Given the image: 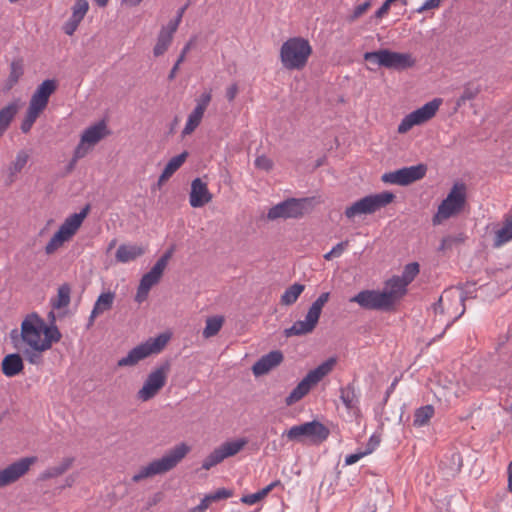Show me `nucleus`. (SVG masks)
Wrapping results in <instances>:
<instances>
[{
	"label": "nucleus",
	"instance_id": "30",
	"mask_svg": "<svg viewBox=\"0 0 512 512\" xmlns=\"http://www.w3.org/2000/svg\"><path fill=\"white\" fill-rule=\"evenodd\" d=\"M173 35L174 33L166 29L165 27L161 28L157 37L156 45L154 46L153 49L154 56L159 57L167 51L170 44L172 43Z\"/></svg>",
	"mask_w": 512,
	"mask_h": 512
},
{
	"label": "nucleus",
	"instance_id": "28",
	"mask_svg": "<svg viewBox=\"0 0 512 512\" xmlns=\"http://www.w3.org/2000/svg\"><path fill=\"white\" fill-rule=\"evenodd\" d=\"M144 254V249L138 245L122 244L118 247L115 257L118 262L127 263Z\"/></svg>",
	"mask_w": 512,
	"mask_h": 512
},
{
	"label": "nucleus",
	"instance_id": "4",
	"mask_svg": "<svg viewBox=\"0 0 512 512\" xmlns=\"http://www.w3.org/2000/svg\"><path fill=\"white\" fill-rule=\"evenodd\" d=\"M311 54L309 41L302 37L289 38L280 48V60L287 70H302Z\"/></svg>",
	"mask_w": 512,
	"mask_h": 512
},
{
	"label": "nucleus",
	"instance_id": "29",
	"mask_svg": "<svg viewBox=\"0 0 512 512\" xmlns=\"http://www.w3.org/2000/svg\"><path fill=\"white\" fill-rule=\"evenodd\" d=\"M24 74V61L22 58L14 59L10 64L9 76L5 82V89H12Z\"/></svg>",
	"mask_w": 512,
	"mask_h": 512
},
{
	"label": "nucleus",
	"instance_id": "36",
	"mask_svg": "<svg viewBox=\"0 0 512 512\" xmlns=\"http://www.w3.org/2000/svg\"><path fill=\"white\" fill-rule=\"evenodd\" d=\"M248 443L247 439L240 438L235 441H227L219 446L224 458L231 457L239 453Z\"/></svg>",
	"mask_w": 512,
	"mask_h": 512
},
{
	"label": "nucleus",
	"instance_id": "10",
	"mask_svg": "<svg viewBox=\"0 0 512 512\" xmlns=\"http://www.w3.org/2000/svg\"><path fill=\"white\" fill-rule=\"evenodd\" d=\"M466 204V187L464 184H454L447 197L438 206L433 216V225H439L444 220L459 214Z\"/></svg>",
	"mask_w": 512,
	"mask_h": 512
},
{
	"label": "nucleus",
	"instance_id": "50",
	"mask_svg": "<svg viewBox=\"0 0 512 512\" xmlns=\"http://www.w3.org/2000/svg\"><path fill=\"white\" fill-rule=\"evenodd\" d=\"M44 351L45 350H35L33 348L28 347L23 350V354L31 364L39 365L42 363L41 353Z\"/></svg>",
	"mask_w": 512,
	"mask_h": 512
},
{
	"label": "nucleus",
	"instance_id": "19",
	"mask_svg": "<svg viewBox=\"0 0 512 512\" xmlns=\"http://www.w3.org/2000/svg\"><path fill=\"white\" fill-rule=\"evenodd\" d=\"M212 200V194L208 190L207 183L201 178H195L191 183L189 203L193 208H200Z\"/></svg>",
	"mask_w": 512,
	"mask_h": 512
},
{
	"label": "nucleus",
	"instance_id": "51",
	"mask_svg": "<svg viewBox=\"0 0 512 512\" xmlns=\"http://www.w3.org/2000/svg\"><path fill=\"white\" fill-rule=\"evenodd\" d=\"M92 147L93 146H88V143L83 142V139L81 138L79 144L74 150L73 163H76L79 159L85 157Z\"/></svg>",
	"mask_w": 512,
	"mask_h": 512
},
{
	"label": "nucleus",
	"instance_id": "40",
	"mask_svg": "<svg viewBox=\"0 0 512 512\" xmlns=\"http://www.w3.org/2000/svg\"><path fill=\"white\" fill-rule=\"evenodd\" d=\"M204 112L200 111V109L194 108V110L189 114L187 123L182 131V135H190L194 130L199 126L201 120L203 118Z\"/></svg>",
	"mask_w": 512,
	"mask_h": 512
},
{
	"label": "nucleus",
	"instance_id": "31",
	"mask_svg": "<svg viewBox=\"0 0 512 512\" xmlns=\"http://www.w3.org/2000/svg\"><path fill=\"white\" fill-rule=\"evenodd\" d=\"M19 109L17 102H12L0 110V130L5 133Z\"/></svg>",
	"mask_w": 512,
	"mask_h": 512
},
{
	"label": "nucleus",
	"instance_id": "12",
	"mask_svg": "<svg viewBox=\"0 0 512 512\" xmlns=\"http://www.w3.org/2000/svg\"><path fill=\"white\" fill-rule=\"evenodd\" d=\"M395 198L392 192L384 191L382 193L368 195L354 202L345 209V216L349 219L357 215L373 214L381 208L390 204Z\"/></svg>",
	"mask_w": 512,
	"mask_h": 512
},
{
	"label": "nucleus",
	"instance_id": "39",
	"mask_svg": "<svg viewBox=\"0 0 512 512\" xmlns=\"http://www.w3.org/2000/svg\"><path fill=\"white\" fill-rule=\"evenodd\" d=\"M512 239V220H507L503 227L496 231L493 246L498 248Z\"/></svg>",
	"mask_w": 512,
	"mask_h": 512
},
{
	"label": "nucleus",
	"instance_id": "23",
	"mask_svg": "<svg viewBox=\"0 0 512 512\" xmlns=\"http://www.w3.org/2000/svg\"><path fill=\"white\" fill-rule=\"evenodd\" d=\"M317 324L318 321L306 314L305 320L296 321L290 328L284 330V335L286 337L307 335L314 331Z\"/></svg>",
	"mask_w": 512,
	"mask_h": 512
},
{
	"label": "nucleus",
	"instance_id": "7",
	"mask_svg": "<svg viewBox=\"0 0 512 512\" xmlns=\"http://www.w3.org/2000/svg\"><path fill=\"white\" fill-rule=\"evenodd\" d=\"M170 340V334L161 333L156 337H151L145 342L132 348L125 357L117 362V367H133L141 360L147 357L159 354L164 350Z\"/></svg>",
	"mask_w": 512,
	"mask_h": 512
},
{
	"label": "nucleus",
	"instance_id": "44",
	"mask_svg": "<svg viewBox=\"0 0 512 512\" xmlns=\"http://www.w3.org/2000/svg\"><path fill=\"white\" fill-rule=\"evenodd\" d=\"M68 239L58 230L50 239L45 247L46 254H53L60 248Z\"/></svg>",
	"mask_w": 512,
	"mask_h": 512
},
{
	"label": "nucleus",
	"instance_id": "42",
	"mask_svg": "<svg viewBox=\"0 0 512 512\" xmlns=\"http://www.w3.org/2000/svg\"><path fill=\"white\" fill-rule=\"evenodd\" d=\"M28 154L25 151H20L17 153L15 160L9 166V176L10 182H13V177L17 173H19L24 166L27 164Z\"/></svg>",
	"mask_w": 512,
	"mask_h": 512
},
{
	"label": "nucleus",
	"instance_id": "1",
	"mask_svg": "<svg viewBox=\"0 0 512 512\" xmlns=\"http://www.w3.org/2000/svg\"><path fill=\"white\" fill-rule=\"evenodd\" d=\"M45 332V321L37 314L28 315L21 323V331H11V339L14 346L20 349L19 342L22 341L28 347L35 350H48V341L43 340Z\"/></svg>",
	"mask_w": 512,
	"mask_h": 512
},
{
	"label": "nucleus",
	"instance_id": "24",
	"mask_svg": "<svg viewBox=\"0 0 512 512\" xmlns=\"http://www.w3.org/2000/svg\"><path fill=\"white\" fill-rule=\"evenodd\" d=\"M108 134L109 131L107 130L106 123L104 121H100L85 129L81 138L83 139V142L88 143V146H94Z\"/></svg>",
	"mask_w": 512,
	"mask_h": 512
},
{
	"label": "nucleus",
	"instance_id": "60",
	"mask_svg": "<svg viewBox=\"0 0 512 512\" xmlns=\"http://www.w3.org/2000/svg\"><path fill=\"white\" fill-rule=\"evenodd\" d=\"M442 0H426L421 7L417 9L418 13L438 8Z\"/></svg>",
	"mask_w": 512,
	"mask_h": 512
},
{
	"label": "nucleus",
	"instance_id": "35",
	"mask_svg": "<svg viewBox=\"0 0 512 512\" xmlns=\"http://www.w3.org/2000/svg\"><path fill=\"white\" fill-rule=\"evenodd\" d=\"M71 288L68 284H63L58 288L57 296L51 299V305L54 309H62L70 303Z\"/></svg>",
	"mask_w": 512,
	"mask_h": 512
},
{
	"label": "nucleus",
	"instance_id": "33",
	"mask_svg": "<svg viewBox=\"0 0 512 512\" xmlns=\"http://www.w3.org/2000/svg\"><path fill=\"white\" fill-rule=\"evenodd\" d=\"M480 85L473 82H468L463 86L462 94L456 100V108H460L467 101L473 100L480 93Z\"/></svg>",
	"mask_w": 512,
	"mask_h": 512
},
{
	"label": "nucleus",
	"instance_id": "9",
	"mask_svg": "<svg viewBox=\"0 0 512 512\" xmlns=\"http://www.w3.org/2000/svg\"><path fill=\"white\" fill-rule=\"evenodd\" d=\"M313 209L312 198H288L273 207L267 213V219H299Z\"/></svg>",
	"mask_w": 512,
	"mask_h": 512
},
{
	"label": "nucleus",
	"instance_id": "25",
	"mask_svg": "<svg viewBox=\"0 0 512 512\" xmlns=\"http://www.w3.org/2000/svg\"><path fill=\"white\" fill-rule=\"evenodd\" d=\"M115 294L113 292H106L99 295L97 298L93 310L91 312V315L89 317L88 321V328L91 327L94 323V320L99 315L103 314L104 312L110 310L112 308L113 302H114Z\"/></svg>",
	"mask_w": 512,
	"mask_h": 512
},
{
	"label": "nucleus",
	"instance_id": "46",
	"mask_svg": "<svg viewBox=\"0 0 512 512\" xmlns=\"http://www.w3.org/2000/svg\"><path fill=\"white\" fill-rule=\"evenodd\" d=\"M418 273H419V264L417 262H412V263L407 264L404 267L402 276H400V278L403 279V281L407 285H409L415 279V277L418 275Z\"/></svg>",
	"mask_w": 512,
	"mask_h": 512
},
{
	"label": "nucleus",
	"instance_id": "11",
	"mask_svg": "<svg viewBox=\"0 0 512 512\" xmlns=\"http://www.w3.org/2000/svg\"><path fill=\"white\" fill-rule=\"evenodd\" d=\"M330 434L329 429L319 421L313 420L300 425H295L283 433L290 441L303 442L309 440L311 443L319 444L325 441Z\"/></svg>",
	"mask_w": 512,
	"mask_h": 512
},
{
	"label": "nucleus",
	"instance_id": "21",
	"mask_svg": "<svg viewBox=\"0 0 512 512\" xmlns=\"http://www.w3.org/2000/svg\"><path fill=\"white\" fill-rule=\"evenodd\" d=\"M407 284L400 276H393L385 282L383 293L388 295L389 304L394 309L395 304L406 294Z\"/></svg>",
	"mask_w": 512,
	"mask_h": 512
},
{
	"label": "nucleus",
	"instance_id": "27",
	"mask_svg": "<svg viewBox=\"0 0 512 512\" xmlns=\"http://www.w3.org/2000/svg\"><path fill=\"white\" fill-rule=\"evenodd\" d=\"M2 372L7 377H14L24 368L23 360L17 353H12L4 357L2 360Z\"/></svg>",
	"mask_w": 512,
	"mask_h": 512
},
{
	"label": "nucleus",
	"instance_id": "59",
	"mask_svg": "<svg viewBox=\"0 0 512 512\" xmlns=\"http://www.w3.org/2000/svg\"><path fill=\"white\" fill-rule=\"evenodd\" d=\"M380 443V437L372 435L366 445V449L363 451L365 455L372 453Z\"/></svg>",
	"mask_w": 512,
	"mask_h": 512
},
{
	"label": "nucleus",
	"instance_id": "45",
	"mask_svg": "<svg viewBox=\"0 0 512 512\" xmlns=\"http://www.w3.org/2000/svg\"><path fill=\"white\" fill-rule=\"evenodd\" d=\"M224 456L221 450L218 448L214 449L202 462V468L209 470L224 460Z\"/></svg>",
	"mask_w": 512,
	"mask_h": 512
},
{
	"label": "nucleus",
	"instance_id": "62",
	"mask_svg": "<svg viewBox=\"0 0 512 512\" xmlns=\"http://www.w3.org/2000/svg\"><path fill=\"white\" fill-rule=\"evenodd\" d=\"M239 92V87L237 85V83H233L231 84L229 87H227L226 89V99L229 101V102H233L237 96Z\"/></svg>",
	"mask_w": 512,
	"mask_h": 512
},
{
	"label": "nucleus",
	"instance_id": "63",
	"mask_svg": "<svg viewBox=\"0 0 512 512\" xmlns=\"http://www.w3.org/2000/svg\"><path fill=\"white\" fill-rule=\"evenodd\" d=\"M261 501V499L259 498L258 494L257 493H253V494H249V495H244L242 498H241V502L244 503V504H247V505H253L257 502Z\"/></svg>",
	"mask_w": 512,
	"mask_h": 512
},
{
	"label": "nucleus",
	"instance_id": "53",
	"mask_svg": "<svg viewBox=\"0 0 512 512\" xmlns=\"http://www.w3.org/2000/svg\"><path fill=\"white\" fill-rule=\"evenodd\" d=\"M212 95L211 92H204L200 95V97L196 100V109H200V111L205 112L207 109L210 101H211Z\"/></svg>",
	"mask_w": 512,
	"mask_h": 512
},
{
	"label": "nucleus",
	"instance_id": "56",
	"mask_svg": "<svg viewBox=\"0 0 512 512\" xmlns=\"http://www.w3.org/2000/svg\"><path fill=\"white\" fill-rule=\"evenodd\" d=\"M461 239L454 236H446L442 239L441 244L438 248L439 251L445 252L446 250H449L452 248L454 243L460 242Z\"/></svg>",
	"mask_w": 512,
	"mask_h": 512
},
{
	"label": "nucleus",
	"instance_id": "6",
	"mask_svg": "<svg viewBox=\"0 0 512 512\" xmlns=\"http://www.w3.org/2000/svg\"><path fill=\"white\" fill-rule=\"evenodd\" d=\"M466 299L467 296L461 288L446 289L438 302L433 305L434 312L441 315L446 314L448 316L446 327H449L464 314Z\"/></svg>",
	"mask_w": 512,
	"mask_h": 512
},
{
	"label": "nucleus",
	"instance_id": "58",
	"mask_svg": "<svg viewBox=\"0 0 512 512\" xmlns=\"http://www.w3.org/2000/svg\"><path fill=\"white\" fill-rule=\"evenodd\" d=\"M196 42V36H193L190 38V40L186 43V45L183 47L181 54L178 57V63H183L186 58V54L191 50V48L194 46Z\"/></svg>",
	"mask_w": 512,
	"mask_h": 512
},
{
	"label": "nucleus",
	"instance_id": "41",
	"mask_svg": "<svg viewBox=\"0 0 512 512\" xmlns=\"http://www.w3.org/2000/svg\"><path fill=\"white\" fill-rule=\"evenodd\" d=\"M330 299V293L324 292L320 294V296L312 303L310 306L307 314H309L311 317H313L316 321H319L321 312L325 304Z\"/></svg>",
	"mask_w": 512,
	"mask_h": 512
},
{
	"label": "nucleus",
	"instance_id": "17",
	"mask_svg": "<svg viewBox=\"0 0 512 512\" xmlns=\"http://www.w3.org/2000/svg\"><path fill=\"white\" fill-rule=\"evenodd\" d=\"M36 460L37 458L34 456L21 458L5 469L0 470V488L8 486L20 479L29 471L31 465L34 464Z\"/></svg>",
	"mask_w": 512,
	"mask_h": 512
},
{
	"label": "nucleus",
	"instance_id": "2",
	"mask_svg": "<svg viewBox=\"0 0 512 512\" xmlns=\"http://www.w3.org/2000/svg\"><path fill=\"white\" fill-rule=\"evenodd\" d=\"M190 448L185 443H181L170 449L163 457L150 462L132 477L133 482H139L143 479L161 475L169 472L188 454Z\"/></svg>",
	"mask_w": 512,
	"mask_h": 512
},
{
	"label": "nucleus",
	"instance_id": "5",
	"mask_svg": "<svg viewBox=\"0 0 512 512\" xmlns=\"http://www.w3.org/2000/svg\"><path fill=\"white\" fill-rule=\"evenodd\" d=\"M363 58L367 62L396 71H404L413 68L417 62L416 58L411 53H401L389 49L366 52Z\"/></svg>",
	"mask_w": 512,
	"mask_h": 512
},
{
	"label": "nucleus",
	"instance_id": "48",
	"mask_svg": "<svg viewBox=\"0 0 512 512\" xmlns=\"http://www.w3.org/2000/svg\"><path fill=\"white\" fill-rule=\"evenodd\" d=\"M43 340L48 341V349L51 348L53 343L60 341L61 333L59 332L57 327H48L45 324V332H43Z\"/></svg>",
	"mask_w": 512,
	"mask_h": 512
},
{
	"label": "nucleus",
	"instance_id": "37",
	"mask_svg": "<svg viewBox=\"0 0 512 512\" xmlns=\"http://www.w3.org/2000/svg\"><path fill=\"white\" fill-rule=\"evenodd\" d=\"M224 323V318L222 316H214L206 319V326L203 330V337L208 339L215 336Z\"/></svg>",
	"mask_w": 512,
	"mask_h": 512
},
{
	"label": "nucleus",
	"instance_id": "34",
	"mask_svg": "<svg viewBox=\"0 0 512 512\" xmlns=\"http://www.w3.org/2000/svg\"><path fill=\"white\" fill-rule=\"evenodd\" d=\"M434 407L432 405H425L416 409L413 418V425L416 427H422L429 423L430 419L434 415Z\"/></svg>",
	"mask_w": 512,
	"mask_h": 512
},
{
	"label": "nucleus",
	"instance_id": "3",
	"mask_svg": "<svg viewBox=\"0 0 512 512\" xmlns=\"http://www.w3.org/2000/svg\"><path fill=\"white\" fill-rule=\"evenodd\" d=\"M57 82L54 79L44 80L34 91L24 119L21 123V131L28 133L40 114L46 109L50 96L56 91Z\"/></svg>",
	"mask_w": 512,
	"mask_h": 512
},
{
	"label": "nucleus",
	"instance_id": "32",
	"mask_svg": "<svg viewBox=\"0 0 512 512\" xmlns=\"http://www.w3.org/2000/svg\"><path fill=\"white\" fill-rule=\"evenodd\" d=\"M305 285L300 283H294L288 287L280 298V304L283 306H290L294 304L301 293L304 291Z\"/></svg>",
	"mask_w": 512,
	"mask_h": 512
},
{
	"label": "nucleus",
	"instance_id": "52",
	"mask_svg": "<svg viewBox=\"0 0 512 512\" xmlns=\"http://www.w3.org/2000/svg\"><path fill=\"white\" fill-rule=\"evenodd\" d=\"M188 7V4H185L183 7H181L177 11V15L175 19L171 20L167 26H164L166 29L170 30L171 32L175 33L178 29L179 24L182 21L183 15Z\"/></svg>",
	"mask_w": 512,
	"mask_h": 512
},
{
	"label": "nucleus",
	"instance_id": "20",
	"mask_svg": "<svg viewBox=\"0 0 512 512\" xmlns=\"http://www.w3.org/2000/svg\"><path fill=\"white\" fill-rule=\"evenodd\" d=\"M284 356L280 350H273L263 355L252 366V372L255 376H262L276 368L283 362Z\"/></svg>",
	"mask_w": 512,
	"mask_h": 512
},
{
	"label": "nucleus",
	"instance_id": "64",
	"mask_svg": "<svg viewBox=\"0 0 512 512\" xmlns=\"http://www.w3.org/2000/svg\"><path fill=\"white\" fill-rule=\"evenodd\" d=\"M348 246V241H343V242H340L338 243L336 246H334L331 251H332V254L335 256V257H339L342 255V253L344 252V250L346 249V247Z\"/></svg>",
	"mask_w": 512,
	"mask_h": 512
},
{
	"label": "nucleus",
	"instance_id": "43",
	"mask_svg": "<svg viewBox=\"0 0 512 512\" xmlns=\"http://www.w3.org/2000/svg\"><path fill=\"white\" fill-rule=\"evenodd\" d=\"M188 157V152L184 151L181 154L171 158L166 164L164 171L171 176L183 165Z\"/></svg>",
	"mask_w": 512,
	"mask_h": 512
},
{
	"label": "nucleus",
	"instance_id": "14",
	"mask_svg": "<svg viewBox=\"0 0 512 512\" xmlns=\"http://www.w3.org/2000/svg\"><path fill=\"white\" fill-rule=\"evenodd\" d=\"M442 99L435 98L432 101L424 104L422 107L406 115L398 126V133L405 134L413 126L421 125L430 120L439 109Z\"/></svg>",
	"mask_w": 512,
	"mask_h": 512
},
{
	"label": "nucleus",
	"instance_id": "8",
	"mask_svg": "<svg viewBox=\"0 0 512 512\" xmlns=\"http://www.w3.org/2000/svg\"><path fill=\"white\" fill-rule=\"evenodd\" d=\"M336 364V358L331 357L321 363L318 367L310 370L307 375L297 384V386L286 397V404L288 406L300 401L306 396L311 388L318 384L326 375H328Z\"/></svg>",
	"mask_w": 512,
	"mask_h": 512
},
{
	"label": "nucleus",
	"instance_id": "38",
	"mask_svg": "<svg viewBox=\"0 0 512 512\" xmlns=\"http://www.w3.org/2000/svg\"><path fill=\"white\" fill-rule=\"evenodd\" d=\"M340 398L347 409H353L358 403L355 387L353 384H348L346 387L341 388Z\"/></svg>",
	"mask_w": 512,
	"mask_h": 512
},
{
	"label": "nucleus",
	"instance_id": "47",
	"mask_svg": "<svg viewBox=\"0 0 512 512\" xmlns=\"http://www.w3.org/2000/svg\"><path fill=\"white\" fill-rule=\"evenodd\" d=\"M88 9L89 3L87 0H75L74 5L72 6L71 17L82 21L86 13L88 12Z\"/></svg>",
	"mask_w": 512,
	"mask_h": 512
},
{
	"label": "nucleus",
	"instance_id": "18",
	"mask_svg": "<svg viewBox=\"0 0 512 512\" xmlns=\"http://www.w3.org/2000/svg\"><path fill=\"white\" fill-rule=\"evenodd\" d=\"M163 272V269L154 264L150 271L142 276L135 296L136 302L142 303L147 299L150 289L160 281Z\"/></svg>",
	"mask_w": 512,
	"mask_h": 512
},
{
	"label": "nucleus",
	"instance_id": "16",
	"mask_svg": "<svg viewBox=\"0 0 512 512\" xmlns=\"http://www.w3.org/2000/svg\"><path fill=\"white\" fill-rule=\"evenodd\" d=\"M366 310L391 311L388 295L379 290H362L350 299Z\"/></svg>",
	"mask_w": 512,
	"mask_h": 512
},
{
	"label": "nucleus",
	"instance_id": "13",
	"mask_svg": "<svg viewBox=\"0 0 512 512\" xmlns=\"http://www.w3.org/2000/svg\"><path fill=\"white\" fill-rule=\"evenodd\" d=\"M171 369V362L165 360L154 368L145 379L142 388L137 392V398L143 402L154 398L165 386L168 374Z\"/></svg>",
	"mask_w": 512,
	"mask_h": 512
},
{
	"label": "nucleus",
	"instance_id": "61",
	"mask_svg": "<svg viewBox=\"0 0 512 512\" xmlns=\"http://www.w3.org/2000/svg\"><path fill=\"white\" fill-rule=\"evenodd\" d=\"M231 495H232V492L225 488L218 489L214 493L210 494L213 501H217L220 499H227V498L231 497Z\"/></svg>",
	"mask_w": 512,
	"mask_h": 512
},
{
	"label": "nucleus",
	"instance_id": "55",
	"mask_svg": "<svg viewBox=\"0 0 512 512\" xmlns=\"http://www.w3.org/2000/svg\"><path fill=\"white\" fill-rule=\"evenodd\" d=\"M255 166L259 169L269 171L273 167V162L265 155H261L256 158Z\"/></svg>",
	"mask_w": 512,
	"mask_h": 512
},
{
	"label": "nucleus",
	"instance_id": "54",
	"mask_svg": "<svg viewBox=\"0 0 512 512\" xmlns=\"http://www.w3.org/2000/svg\"><path fill=\"white\" fill-rule=\"evenodd\" d=\"M81 23L80 20L70 17L68 21L65 22L63 25V31L65 34L71 36L74 34V32L77 30L79 24Z\"/></svg>",
	"mask_w": 512,
	"mask_h": 512
},
{
	"label": "nucleus",
	"instance_id": "22",
	"mask_svg": "<svg viewBox=\"0 0 512 512\" xmlns=\"http://www.w3.org/2000/svg\"><path fill=\"white\" fill-rule=\"evenodd\" d=\"M90 211V205L87 204L79 213H74L67 217L62 225L59 227V231L70 240L72 236L80 228L82 222L87 217Z\"/></svg>",
	"mask_w": 512,
	"mask_h": 512
},
{
	"label": "nucleus",
	"instance_id": "15",
	"mask_svg": "<svg viewBox=\"0 0 512 512\" xmlns=\"http://www.w3.org/2000/svg\"><path fill=\"white\" fill-rule=\"evenodd\" d=\"M427 171L424 164H418L410 167H403L401 169L384 173L381 180L384 183L407 186L415 181L422 179Z\"/></svg>",
	"mask_w": 512,
	"mask_h": 512
},
{
	"label": "nucleus",
	"instance_id": "57",
	"mask_svg": "<svg viewBox=\"0 0 512 512\" xmlns=\"http://www.w3.org/2000/svg\"><path fill=\"white\" fill-rule=\"evenodd\" d=\"M174 246L170 247L155 263L157 266H159L161 269L165 270L167 267V264L169 260L171 259L173 253H174Z\"/></svg>",
	"mask_w": 512,
	"mask_h": 512
},
{
	"label": "nucleus",
	"instance_id": "26",
	"mask_svg": "<svg viewBox=\"0 0 512 512\" xmlns=\"http://www.w3.org/2000/svg\"><path fill=\"white\" fill-rule=\"evenodd\" d=\"M74 457H64L57 465L48 467L40 475L39 479L46 481L65 474L74 464Z\"/></svg>",
	"mask_w": 512,
	"mask_h": 512
},
{
	"label": "nucleus",
	"instance_id": "49",
	"mask_svg": "<svg viewBox=\"0 0 512 512\" xmlns=\"http://www.w3.org/2000/svg\"><path fill=\"white\" fill-rule=\"evenodd\" d=\"M371 6V1H365L364 3L356 6L351 14L346 18L347 22L353 23L360 18Z\"/></svg>",
	"mask_w": 512,
	"mask_h": 512
}]
</instances>
